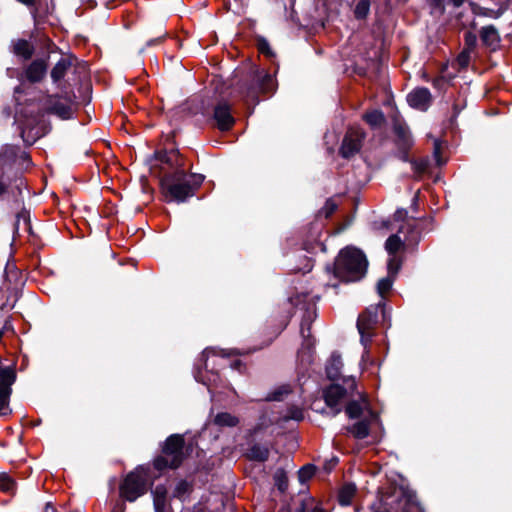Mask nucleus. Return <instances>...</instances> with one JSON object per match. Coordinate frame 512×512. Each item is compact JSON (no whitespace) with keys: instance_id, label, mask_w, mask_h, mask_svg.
Instances as JSON below:
<instances>
[{"instance_id":"obj_1","label":"nucleus","mask_w":512,"mask_h":512,"mask_svg":"<svg viewBox=\"0 0 512 512\" xmlns=\"http://www.w3.org/2000/svg\"><path fill=\"white\" fill-rule=\"evenodd\" d=\"M160 172L152 168V173L160 178L162 193L167 201L184 202L194 194L191 176L182 168L183 159L175 150L159 153L157 157Z\"/></svg>"},{"instance_id":"obj_2","label":"nucleus","mask_w":512,"mask_h":512,"mask_svg":"<svg viewBox=\"0 0 512 512\" xmlns=\"http://www.w3.org/2000/svg\"><path fill=\"white\" fill-rule=\"evenodd\" d=\"M367 266L368 261L362 251L346 247L340 251L333 266L326 269L342 282H355L364 277Z\"/></svg>"},{"instance_id":"obj_3","label":"nucleus","mask_w":512,"mask_h":512,"mask_svg":"<svg viewBox=\"0 0 512 512\" xmlns=\"http://www.w3.org/2000/svg\"><path fill=\"white\" fill-rule=\"evenodd\" d=\"M184 444L182 435H170L163 445L162 455L154 460V467L159 471L178 468L184 460Z\"/></svg>"},{"instance_id":"obj_4","label":"nucleus","mask_w":512,"mask_h":512,"mask_svg":"<svg viewBox=\"0 0 512 512\" xmlns=\"http://www.w3.org/2000/svg\"><path fill=\"white\" fill-rule=\"evenodd\" d=\"M344 383L347 386L346 388L338 384H331L323 391L325 403L333 410L334 415L340 413L342 401L347 397L349 392H352L356 388L354 378H347L344 380Z\"/></svg>"},{"instance_id":"obj_5","label":"nucleus","mask_w":512,"mask_h":512,"mask_svg":"<svg viewBox=\"0 0 512 512\" xmlns=\"http://www.w3.org/2000/svg\"><path fill=\"white\" fill-rule=\"evenodd\" d=\"M377 308L371 307L361 313L357 320V328L361 335V343L364 346V355L369 353L368 348L373 336V329L377 323Z\"/></svg>"},{"instance_id":"obj_6","label":"nucleus","mask_w":512,"mask_h":512,"mask_svg":"<svg viewBox=\"0 0 512 512\" xmlns=\"http://www.w3.org/2000/svg\"><path fill=\"white\" fill-rule=\"evenodd\" d=\"M373 512H423V510L413 497L403 494L395 500L385 499Z\"/></svg>"},{"instance_id":"obj_7","label":"nucleus","mask_w":512,"mask_h":512,"mask_svg":"<svg viewBox=\"0 0 512 512\" xmlns=\"http://www.w3.org/2000/svg\"><path fill=\"white\" fill-rule=\"evenodd\" d=\"M365 133L360 127H350L343 139L340 154L344 158H349L361 149Z\"/></svg>"},{"instance_id":"obj_8","label":"nucleus","mask_w":512,"mask_h":512,"mask_svg":"<svg viewBox=\"0 0 512 512\" xmlns=\"http://www.w3.org/2000/svg\"><path fill=\"white\" fill-rule=\"evenodd\" d=\"M431 100L430 91L424 87L414 89L407 96L408 104L421 111H426L430 107Z\"/></svg>"},{"instance_id":"obj_9","label":"nucleus","mask_w":512,"mask_h":512,"mask_svg":"<svg viewBox=\"0 0 512 512\" xmlns=\"http://www.w3.org/2000/svg\"><path fill=\"white\" fill-rule=\"evenodd\" d=\"M214 120L217 127L222 131H227L232 128L235 123L234 117L231 113V108L227 103H219L214 109Z\"/></svg>"},{"instance_id":"obj_10","label":"nucleus","mask_w":512,"mask_h":512,"mask_svg":"<svg viewBox=\"0 0 512 512\" xmlns=\"http://www.w3.org/2000/svg\"><path fill=\"white\" fill-rule=\"evenodd\" d=\"M47 64L44 60H34L26 69V78L32 82H40L46 75Z\"/></svg>"},{"instance_id":"obj_11","label":"nucleus","mask_w":512,"mask_h":512,"mask_svg":"<svg viewBox=\"0 0 512 512\" xmlns=\"http://www.w3.org/2000/svg\"><path fill=\"white\" fill-rule=\"evenodd\" d=\"M480 37L482 42L492 49L498 47L500 43V35L497 29L492 25L482 27L480 30Z\"/></svg>"},{"instance_id":"obj_12","label":"nucleus","mask_w":512,"mask_h":512,"mask_svg":"<svg viewBox=\"0 0 512 512\" xmlns=\"http://www.w3.org/2000/svg\"><path fill=\"white\" fill-rule=\"evenodd\" d=\"M147 480L130 472V502L146 491Z\"/></svg>"},{"instance_id":"obj_13","label":"nucleus","mask_w":512,"mask_h":512,"mask_svg":"<svg viewBox=\"0 0 512 512\" xmlns=\"http://www.w3.org/2000/svg\"><path fill=\"white\" fill-rule=\"evenodd\" d=\"M343 367L342 358L339 354L333 353L326 365V374L330 380H336L340 377Z\"/></svg>"},{"instance_id":"obj_14","label":"nucleus","mask_w":512,"mask_h":512,"mask_svg":"<svg viewBox=\"0 0 512 512\" xmlns=\"http://www.w3.org/2000/svg\"><path fill=\"white\" fill-rule=\"evenodd\" d=\"M506 11V6L500 5L497 9H490L479 5H472V12L476 16L488 17L493 19L500 18Z\"/></svg>"},{"instance_id":"obj_15","label":"nucleus","mask_w":512,"mask_h":512,"mask_svg":"<svg viewBox=\"0 0 512 512\" xmlns=\"http://www.w3.org/2000/svg\"><path fill=\"white\" fill-rule=\"evenodd\" d=\"M128 500V475L125 476L119 487V499L115 503L111 512H125V502Z\"/></svg>"},{"instance_id":"obj_16","label":"nucleus","mask_w":512,"mask_h":512,"mask_svg":"<svg viewBox=\"0 0 512 512\" xmlns=\"http://www.w3.org/2000/svg\"><path fill=\"white\" fill-rule=\"evenodd\" d=\"M154 496V507L156 512H168L166 496L167 491L163 486H156L153 491Z\"/></svg>"},{"instance_id":"obj_17","label":"nucleus","mask_w":512,"mask_h":512,"mask_svg":"<svg viewBox=\"0 0 512 512\" xmlns=\"http://www.w3.org/2000/svg\"><path fill=\"white\" fill-rule=\"evenodd\" d=\"M404 248V241L398 234L391 235L385 242V249L389 255H399Z\"/></svg>"},{"instance_id":"obj_18","label":"nucleus","mask_w":512,"mask_h":512,"mask_svg":"<svg viewBox=\"0 0 512 512\" xmlns=\"http://www.w3.org/2000/svg\"><path fill=\"white\" fill-rule=\"evenodd\" d=\"M71 62L68 59H60L51 71V78L54 82L60 81L65 75L67 70L70 68Z\"/></svg>"},{"instance_id":"obj_19","label":"nucleus","mask_w":512,"mask_h":512,"mask_svg":"<svg viewBox=\"0 0 512 512\" xmlns=\"http://www.w3.org/2000/svg\"><path fill=\"white\" fill-rule=\"evenodd\" d=\"M13 52L24 59H29L33 54V47L28 41L19 39L13 45Z\"/></svg>"},{"instance_id":"obj_20","label":"nucleus","mask_w":512,"mask_h":512,"mask_svg":"<svg viewBox=\"0 0 512 512\" xmlns=\"http://www.w3.org/2000/svg\"><path fill=\"white\" fill-rule=\"evenodd\" d=\"M355 493L356 486L354 484H345L339 491V503L344 506L350 505Z\"/></svg>"},{"instance_id":"obj_21","label":"nucleus","mask_w":512,"mask_h":512,"mask_svg":"<svg viewBox=\"0 0 512 512\" xmlns=\"http://www.w3.org/2000/svg\"><path fill=\"white\" fill-rule=\"evenodd\" d=\"M50 110L62 119H68L73 113V105L72 103H60L57 101L50 107Z\"/></svg>"},{"instance_id":"obj_22","label":"nucleus","mask_w":512,"mask_h":512,"mask_svg":"<svg viewBox=\"0 0 512 512\" xmlns=\"http://www.w3.org/2000/svg\"><path fill=\"white\" fill-rule=\"evenodd\" d=\"M214 423L220 427H234L239 423V420L236 416L223 412L215 416Z\"/></svg>"},{"instance_id":"obj_23","label":"nucleus","mask_w":512,"mask_h":512,"mask_svg":"<svg viewBox=\"0 0 512 512\" xmlns=\"http://www.w3.org/2000/svg\"><path fill=\"white\" fill-rule=\"evenodd\" d=\"M191 491H192L191 484L185 480H181L176 484V486L173 490V497H175L181 501H185L187 499V497L189 496V494L191 493Z\"/></svg>"},{"instance_id":"obj_24","label":"nucleus","mask_w":512,"mask_h":512,"mask_svg":"<svg viewBox=\"0 0 512 512\" xmlns=\"http://www.w3.org/2000/svg\"><path fill=\"white\" fill-rule=\"evenodd\" d=\"M363 119L372 128L380 127L384 123V114L379 110H373L364 114Z\"/></svg>"},{"instance_id":"obj_25","label":"nucleus","mask_w":512,"mask_h":512,"mask_svg":"<svg viewBox=\"0 0 512 512\" xmlns=\"http://www.w3.org/2000/svg\"><path fill=\"white\" fill-rule=\"evenodd\" d=\"M350 433L358 439H364L369 435V424L367 421H359L349 428Z\"/></svg>"},{"instance_id":"obj_26","label":"nucleus","mask_w":512,"mask_h":512,"mask_svg":"<svg viewBox=\"0 0 512 512\" xmlns=\"http://www.w3.org/2000/svg\"><path fill=\"white\" fill-rule=\"evenodd\" d=\"M249 456L251 459L258 461H265L269 456V450L265 447H261L259 445H254L249 450Z\"/></svg>"},{"instance_id":"obj_27","label":"nucleus","mask_w":512,"mask_h":512,"mask_svg":"<svg viewBox=\"0 0 512 512\" xmlns=\"http://www.w3.org/2000/svg\"><path fill=\"white\" fill-rule=\"evenodd\" d=\"M387 268L388 275L395 277L402 265V258L399 255H389Z\"/></svg>"},{"instance_id":"obj_28","label":"nucleus","mask_w":512,"mask_h":512,"mask_svg":"<svg viewBox=\"0 0 512 512\" xmlns=\"http://www.w3.org/2000/svg\"><path fill=\"white\" fill-rule=\"evenodd\" d=\"M363 411V404L358 401H351L347 404L345 412L349 418H358Z\"/></svg>"},{"instance_id":"obj_29","label":"nucleus","mask_w":512,"mask_h":512,"mask_svg":"<svg viewBox=\"0 0 512 512\" xmlns=\"http://www.w3.org/2000/svg\"><path fill=\"white\" fill-rule=\"evenodd\" d=\"M370 11V1L360 0L354 9V15L357 19H364Z\"/></svg>"},{"instance_id":"obj_30","label":"nucleus","mask_w":512,"mask_h":512,"mask_svg":"<svg viewBox=\"0 0 512 512\" xmlns=\"http://www.w3.org/2000/svg\"><path fill=\"white\" fill-rule=\"evenodd\" d=\"M314 316H315V312L312 311V312H308L305 315V317L303 318L302 323H301V329H300L301 335L303 336V338L310 337L311 323H312V319Z\"/></svg>"},{"instance_id":"obj_31","label":"nucleus","mask_w":512,"mask_h":512,"mask_svg":"<svg viewBox=\"0 0 512 512\" xmlns=\"http://www.w3.org/2000/svg\"><path fill=\"white\" fill-rule=\"evenodd\" d=\"M15 486L16 483L10 476L6 474L0 475V490L7 493H14Z\"/></svg>"},{"instance_id":"obj_32","label":"nucleus","mask_w":512,"mask_h":512,"mask_svg":"<svg viewBox=\"0 0 512 512\" xmlns=\"http://www.w3.org/2000/svg\"><path fill=\"white\" fill-rule=\"evenodd\" d=\"M394 278L395 277H393L391 275H387V277L379 280V282L377 284V289H378V293L381 296H384V294H386L391 289Z\"/></svg>"},{"instance_id":"obj_33","label":"nucleus","mask_w":512,"mask_h":512,"mask_svg":"<svg viewBox=\"0 0 512 512\" xmlns=\"http://www.w3.org/2000/svg\"><path fill=\"white\" fill-rule=\"evenodd\" d=\"M290 387L288 385H283L277 389H275L272 393L267 396V400L269 401H280L283 399L284 395L290 393Z\"/></svg>"},{"instance_id":"obj_34","label":"nucleus","mask_w":512,"mask_h":512,"mask_svg":"<svg viewBox=\"0 0 512 512\" xmlns=\"http://www.w3.org/2000/svg\"><path fill=\"white\" fill-rule=\"evenodd\" d=\"M275 485L279 491L284 492L288 487L287 476L284 471L279 470L274 475Z\"/></svg>"},{"instance_id":"obj_35","label":"nucleus","mask_w":512,"mask_h":512,"mask_svg":"<svg viewBox=\"0 0 512 512\" xmlns=\"http://www.w3.org/2000/svg\"><path fill=\"white\" fill-rule=\"evenodd\" d=\"M315 469L312 465H306L302 467L298 472V478L301 483H304L312 478L314 475Z\"/></svg>"},{"instance_id":"obj_36","label":"nucleus","mask_w":512,"mask_h":512,"mask_svg":"<svg viewBox=\"0 0 512 512\" xmlns=\"http://www.w3.org/2000/svg\"><path fill=\"white\" fill-rule=\"evenodd\" d=\"M466 100L461 95H458L453 103V117H457V115L465 108Z\"/></svg>"},{"instance_id":"obj_37","label":"nucleus","mask_w":512,"mask_h":512,"mask_svg":"<svg viewBox=\"0 0 512 512\" xmlns=\"http://www.w3.org/2000/svg\"><path fill=\"white\" fill-rule=\"evenodd\" d=\"M337 209V204L332 200L328 199L323 206L321 213L324 214L326 218L330 217Z\"/></svg>"},{"instance_id":"obj_38","label":"nucleus","mask_w":512,"mask_h":512,"mask_svg":"<svg viewBox=\"0 0 512 512\" xmlns=\"http://www.w3.org/2000/svg\"><path fill=\"white\" fill-rule=\"evenodd\" d=\"M257 47L261 54H264L267 57L273 56V52L270 48V45L265 39H263V38L259 39L258 43H257Z\"/></svg>"},{"instance_id":"obj_39","label":"nucleus","mask_w":512,"mask_h":512,"mask_svg":"<svg viewBox=\"0 0 512 512\" xmlns=\"http://www.w3.org/2000/svg\"><path fill=\"white\" fill-rule=\"evenodd\" d=\"M303 417H304L303 411L301 408H298V407H292L289 410L288 414L285 416L286 419H293L296 421L302 420Z\"/></svg>"},{"instance_id":"obj_40","label":"nucleus","mask_w":512,"mask_h":512,"mask_svg":"<svg viewBox=\"0 0 512 512\" xmlns=\"http://www.w3.org/2000/svg\"><path fill=\"white\" fill-rule=\"evenodd\" d=\"M469 58H470V51L464 50L459 54L457 61L460 66L465 67L469 63Z\"/></svg>"},{"instance_id":"obj_41","label":"nucleus","mask_w":512,"mask_h":512,"mask_svg":"<svg viewBox=\"0 0 512 512\" xmlns=\"http://www.w3.org/2000/svg\"><path fill=\"white\" fill-rule=\"evenodd\" d=\"M273 86V78L270 74L265 73L263 76V83L261 84V88L263 90H271Z\"/></svg>"},{"instance_id":"obj_42","label":"nucleus","mask_w":512,"mask_h":512,"mask_svg":"<svg viewBox=\"0 0 512 512\" xmlns=\"http://www.w3.org/2000/svg\"><path fill=\"white\" fill-rule=\"evenodd\" d=\"M395 132L405 142L408 141V139H409V131L407 130L406 127H403L401 125L395 126Z\"/></svg>"},{"instance_id":"obj_43","label":"nucleus","mask_w":512,"mask_h":512,"mask_svg":"<svg viewBox=\"0 0 512 512\" xmlns=\"http://www.w3.org/2000/svg\"><path fill=\"white\" fill-rule=\"evenodd\" d=\"M466 45L468 48L466 50H472L476 43V36L472 33H467L465 36Z\"/></svg>"},{"instance_id":"obj_44","label":"nucleus","mask_w":512,"mask_h":512,"mask_svg":"<svg viewBox=\"0 0 512 512\" xmlns=\"http://www.w3.org/2000/svg\"><path fill=\"white\" fill-rule=\"evenodd\" d=\"M440 145L437 141H435V144H434V157L437 161V163L440 165L441 164V160H440Z\"/></svg>"},{"instance_id":"obj_45","label":"nucleus","mask_w":512,"mask_h":512,"mask_svg":"<svg viewBox=\"0 0 512 512\" xmlns=\"http://www.w3.org/2000/svg\"><path fill=\"white\" fill-rule=\"evenodd\" d=\"M23 219V221L26 223L28 218H27V215L26 213L22 212V213H19L17 215V220H16V223H15V226L18 227L19 223H20V220Z\"/></svg>"},{"instance_id":"obj_46","label":"nucleus","mask_w":512,"mask_h":512,"mask_svg":"<svg viewBox=\"0 0 512 512\" xmlns=\"http://www.w3.org/2000/svg\"><path fill=\"white\" fill-rule=\"evenodd\" d=\"M407 215L405 210H397L394 214L396 220H401Z\"/></svg>"},{"instance_id":"obj_47","label":"nucleus","mask_w":512,"mask_h":512,"mask_svg":"<svg viewBox=\"0 0 512 512\" xmlns=\"http://www.w3.org/2000/svg\"><path fill=\"white\" fill-rule=\"evenodd\" d=\"M210 354L218 355V352L216 349H206L203 351L202 356L207 358Z\"/></svg>"},{"instance_id":"obj_48","label":"nucleus","mask_w":512,"mask_h":512,"mask_svg":"<svg viewBox=\"0 0 512 512\" xmlns=\"http://www.w3.org/2000/svg\"><path fill=\"white\" fill-rule=\"evenodd\" d=\"M241 366H242V363L240 360H235L231 364V368L235 369V370H240Z\"/></svg>"},{"instance_id":"obj_49","label":"nucleus","mask_w":512,"mask_h":512,"mask_svg":"<svg viewBox=\"0 0 512 512\" xmlns=\"http://www.w3.org/2000/svg\"><path fill=\"white\" fill-rule=\"evenodd\" d=\"M466 0H450L454 7H460L465 3Z\"/></svg>"},{"instance_id":"obj_50","label":"nucleus","mask_w":512,"mask_h":512,"mask_svg":"<svg viewBox=\"0 0 512 512\" xmlns=\"http://www.w3.org/2000/svg\"><path fill=\"white\" fill-rule=\"evenodd\" d=\"M297 512H306V511H305L304 507H303V506H301V507L298 509V511H297ZM312 512H325V511H324L322 508H320V507H315V508L312 510Z\"/></svg>"},{"instance_id":"obj_51","label":"nucleus","mask_w":512,"mask_h":512,"mask_svg":"<svg viewBox=\"0 0 512 512\" xmlns=\"http://www.w3.org/2000/svg\"><path fill=\"white\" fill-rule=\"evenodd\" d=\"M43 512H57L56 509L51 504H46Z\"/></svg>"},{"instance_id":"obj_52","label":"nucleus","mask_w":512,"mask_h":512,"mask_svg":"<svg viewBox=\"0 0 512 512\" xmlns=\"http://www.w3.org/2000/svg\"><path fill=\"white\" fill-rule=\"evenodd\" d=\"M426 169V162L421 161L419 164H417V170L424 171Z\"/></svg>"},{"instance_id":"obj_53","label":"nucleus","mask_w":512,"mask_h":512,"mask_svg":"<svg viewBox=\"0 0 512 512\" xmlns=\"http://www.w3.org/2000/svg\"><path fill=\"white\" fill-rule=\"evenodd\" d=\"M18 1L25 5H33L35 3V0H18Z\"/></svg>"},{"instance_id":"obj_54","label":"nucleus","mask_w":512,"mask_h":512,"mask_svg":"<svg viewBox=\"0 0 512 512\" xmlns=\"http://www.w3.org/2000/svg\"><path fill=\"white\" fill-rule=\"evenodd\" d=\"M6 191V185L3 183H0V196H2Z\"/></svg>"},{"instance_id":"obj_55","label":"nucleus","mask_w":512,"mask_h":512,"mask_svg":"<svg viewBox=\"0 0 512 512\" xmlns=\"http://www.w3.org/2000/svg\"><path fill=\"white\" fill-rule=\"evenodd\" d=\"M440 81H441V79H435L433 81L434 86H437Z\"/></svg>"},{"instance_id":"obj_56","label":"nucleus","mask_w":512,"mask_h":512,"mask_svg":"<svg viewBox=\"0 0 512 512\" xmlns=\"http://www.w3.org/2000/svg\"><path fill=\"white\" fill-rule=\"evenodd\" d=\"M219 355H221V356H226V354H224V351H223V350H220V351H219Z\"/></svg>"}]
</instances>
